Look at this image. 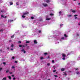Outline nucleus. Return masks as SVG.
<instances>
[{
  "label": "nucleus",
  "mask_w": 80,
  "mask_h": 80,
  "mask_svg": "<svg viewBox=\"0 0 80 80\" xmlns=\"http://www.w3.org/2000/svg\"><path fill=\"white\" fill-rule=\"evenodd\" d=\"M63 75H65V76L67 75V72H64Z\"/></svg>",
  "instance_id": "11"
},
{
  "label": "nucleus",
  "mask_w": 80,
  "mask_h": 80,
  "mask_svg": "<svg viewBox=\"0 0 80 80\" xmlns=\"http://www.w3.org/2000/svg\"><path fill=\"white\" fill-rule=\"evenodd\" d=\"M26 43H30V41H26Z\"/></svg>",
  "instance_id": "23"
},
{
  "label": "nucleus",
  "mask_w": 80,
  "mask_h": 80,
  "mask_svg": "<svg viewBox=\"0 0 80 80\" xmlns=\"http://www.w3.org/2000/svg\"><path fill=\"white\" fill-rule=\"evenodd\" d=\"M75 70H79V69L78 68H75Z\"/></svg>",
  "instance_id": "20"
},
{
  "label": "nucleus",
  "mask_w": 80,
  "mask_h": 80,
  "mask_svg": "<svg viewBox=\"0 0 80 80\" xmlns=\"http://www.w3.org/2000/svg\"><path fill=\"white\" fill-rule=\"evenodd\" d=\"M15 62L17 63V61H15Z\"/></svg>",
  "instance_id": "49"
},
{
  "label": "nucleus",
  "mask_w": 80,
  "mask_h": 80,
  "mask_svg": "<svg viewBox=\"0 0 80 80\" xmlns=\"http://www.w3.org/2000/svg\"><path fill=\"white\" fill-rule=\"evenodd\" d=\"M46 20H50V19H51V18H48V16H46Z\"/></svg>",
  "instance_id": "4"
},
{
  "label": "nucleus",
  "mask_w": 80,
  "mask_h": 80,
  "mask_svg": "<svg viewBox=\"0 0 80 80\" xmlns=\"http://www.w3.org/2000/svg\"><path fill=\"white\" fill-rule=\"evenodd\" d=\"M77 16H78V15H77V14H75L74 15V16L75 17H77Z\"/></svg>",
  "instance_id": "25"
},
{
  "label": "nucleus",
  "mask_w": 80,
  "mask_h": 80,
  "mask_svg": "<svg viewBox=\"0 0 80 80\" xmlns=\"http://www.w3.org/2000/svg\"><path fill=\"white\" fill-rule=\"evenodd\" d=\"M68 78V80H69V78Z\"/></svg>",
  "instance_id": "59"
},
{
  "label": "nucleus",
  "mask_w": 80,
  "mask_h": 80,
  "mask_svg": "<svg viewBox=\"0 0 80 80\" xmlns=\"http://www.w3.org/2000/svg\"><path fill=\"white\" fill-rule=\"evenodd\" d=\"M8 50H9V48H8Z\"/></svg>",
  "instance_id": "56"
},
{
  "label": "nucleus",
  "mask_w": 80,
  "mask_h": 80,
  "mask_svg": "<svg viewBox=\"0 0 80 80\" xmlns=\"http://www.w3.org/2000/svg\"><path fill=\"white\" fill-rule=\"evenodd\" d=\"M12 77H14V75H12Z\"/></svg>",
  "instance_id": "55"
},
{
  "label": "nucleus",
  "mask_w": 80,
  "mask_h": 80,
  "mask_svg": "<svg viewBox=\"0 0 80 80\" xmlns=\"http://www.w3.org/2000/svg\"><path fill=\"white\" fill-rule=\"evenodd\" d=\"M19 47H22V45H19Z\"/></svg>",
  "instance_id": "33"
},
{
  "label": "nucleus",
  "mask_w": 80,
  "mask_h": 80,
  "mask_svg": "<svg viewBox=\"0 0 80 80\" xmlns=\"http://www.w3.org/2000/svg\"><path fill=\"white\" fill-rule=\"evenodd\" d=\"M54 62H55V61H54V60H53L52 61V63H53Z\"/></svg>",
  "instance_id": "30"
},
{
  "label": "nucleus",
  "mask_w": 80,
  "mask_h": 80,
  "mask_svg": "<svg viewBox=\"0 0 80 80\" xmlns=\"http://www.w3.org/2000/svg\"><path fill=\"white\" fill-rule=\"evenodd\" d=\"M47 65H48V66H50V63H48L47 64Z\"/></svg>",
  "instance_id": "35"
},
{
  "label": "nucleus",
  "mask_w": 80,
  "mask_h": 80,
  "mask_svg": "<svg viewBox=\"0 0 80 80\" xmlns=\"http://www.w3.org/2000/svg\"><path fill=\"white\" fill-rule=\"evenodd\" d=\"M12 59H14V58H15V57H12Z\"/></svg>",
  "instance_id": "46"
},
{
  "label": "nucleus",
  "mask_w": 80,
  "mask_h": 80,
  "mask_svg": "<svg viewBox=\"0 0 80 80\" xmlns=\"http://www.w3.org/2000/svg\"><path fill=\"white\" fill-rule=\"evenodd\" d=\"M51 1V0H45V2L47 3H49V2Z\"/></svg>",
  "instance_id": "7"
},
{
  "label": "nucleus",
  "mask_w": 80,
  "mask_h": 80,
  "mask_svg": "<svg viewBox=\"0 0 80 80\" xmlns=\"http://www.w3.org/2000/svg\"><path fill=\"white\" fill-rule=\"evenodd\" d=\"M42 5L44 7H47V6H48L47 4L45 3H43Z\"/></svg>",
  "instance_id": "5"
},
{
  "label": "nucleus",
  "mask_w": 80,
  "mask_h": 80,
  "mask_svg": "<svg viewBox=\"0 0 80 80\" xmlns=\"http://www.w3.org/2000/svg\"><path fill=\"white\" fill-rule=\"evenodd\" d=\"M68 17H72V15H71V14H68Z\"/></svg>",
  "instance_id": "8"
},
{
  "label": "nucleus",
  "mask_w": 80,
  "mask_h": 80,
  "mask_svg": "<svg viewBox=\"0 0 80 80\" xmlns=\"http://www.w3.org/2000/svg\"><path fill=\"white\" fill-rule=\"evenodd\" d=\"M45 55H47V53H44Z\"/></svg>",
  "instance_id": "38"
},
{
  "label": "nucleus",
  "mask_w": 80,
  "mask_h": 80,
  "mask_svg": "<svg viewBox=\"0 0 80 80\" xmlns=\"http://www.w3.org/2000/svg\"><path fill=\"white\" fill-rule=\"evenodd\" d=\"M79 35V34L78 33L77 34V36H78Z\"/></svg>",
  "instance_id": "53"
},
{
  "label": "nucleus",
  "mask_w": 80,
  "mask_h": 80,
  "mask_svg": "<svg viewBox=\"0 0 80 80\" xmlns=\"http://www.w3.org/2000/svg\"><path fill=\"white\" fill-rule=\"evenodd\" d=\"M76 73L78 75H79L80 74V72H76Z\"/></svg>",
  "instance_id": "18"
},
{
  "label": "nucleus",
  "mask_w": 80,
  "mask_h": 80,
  "mask_svg": "<svg viewBox=\"0 0 80 80\" xmlns=\"http://www.w3.org/2000/svg\"><path fill=\"white\" fill-rule=\"evenodd\" d=\"M4 18H7V16H5Z\"/></svg>",
  "instance_id": "54"
},
{
  "label": "nucleus",
  "mask_w": 80,
  "mask_h": 80,
  "mask_svg": "<svg viewBox=\"0 0 80 80\" xmlns=\"http://www.w3.org/2000/svg\"><path fill=\"white\" fill-rule=\"evenodd\" d=\"M22 47H25V46H24V45H22Z\"/></svg>",
  "instance_id": "47"
},
{
  "label": "nucleus",
  "mask_w": 80,
  "mask_h": 80,
  "mask_svg": "<svg viewBox=\"0 0 80 80\" xmlns=\"http://www.w3.org/2000/svg\"><path fill=\"white\" fill-rule=\"evenodd\" d=\"M78 25H80V23H78Z\"/></svg>",
  "instance_id": "57"
},
{
  "label": "nucleus",
  "mask_w": 80,
  "mask_h": 80,
  "mask_svg": "<svg viewBox=\"0 0 80 80\" xmlns=\"http://www.w3.org/2000/svg\"><path fill=\"white\" fill-rule=\"evenodd\" d=\"M70 53H73V52H71V53H69L68 54V55H70Z\"/></svg>",
  "instance_id": "29"
},
{
  "label": "nucleus",
  "mask_w": 80,
  "mask_h": 80,
  "mask_svg": "<svg viewBox=\"0 0 80 80\" xmlns=\"http://www.w3.org/2000/svg\"><path fill=\"white\" fill-rule=\"evenodd\" d=\"M21 51L22 52H23L24 53H26V52L25 51V49H22L21 50Z\"/></svg>",
  "instance_id": "6"
},
{
  "label": "nucleus",
  "mask_w": 80,
  "mask_h": 80,
  "mask_svg": "<svg viewBox=\"0 0 80 80\" xmlns=\"http://www.w3.org/2000/svg\"><path fill=\"white\" fill-rule=\"evenodd\" d=\"M33 42H34V43H35L36 44H37V43H38L37 41V40H34Z\"/></svg>",
  "instance_id": "9"
},
{
  "label": "nucleus",
  "mask_w": 80,
  "mask_h": 80,
  "mask_svg": "<svg viewBox=\"0 0 80 80\" xmlns=\"http://www.w3.org/2000/svg\"><path fill=\"white\" fill-rule=\"evenodd\" d=\"M74 1H76V0H74Z\"/></svg>",
  "instance_id": "60"
},
{
  "label": "nucleus",
  "mask_w": 80,
  "mask_h": 80,
  "mask_svg": "<svg viewBox=\"0 0 80 80\" xmlns=\"http://www.w3.org/2000/svg\"><path fill=\"white\" fill-rule=\"evenodd\" d=\"M1 17L2 18H4V16H3V15H1Z\"/></svg>",
  "instance_id": "22"
},
{
  "label": "nucleus",
  "mask_w": 80,
  "mask_h": 80,
  "mask_svg": "<svg viewBox=\"0 0 80 80\" xmlns=\"http://www.w3.org/2000/svg\"><path fill=\"white\" fill-rule=\"evenodd\" d=\"M13 21L12 20H8V22H13Z\"/></svg>",
  "instance_id": "10"
},
{
  "label": "nucleus",
  "mask_w": 80,
  "mask_h": 80,
  "mask_svg": "<svg viewBox=\"0 0 80 80\" xmlns=\"http://www.w3.org/2000/svg\"><path fill=\"white\" fill-rule=\"evenodd\" d=\"M47 58H50V57L49 56H48Z\"/></svg>",
  "instance_id": "51"
},
{
  "label": "nucleus",
  "mask_w": 80,
  "mask_h": 80,
  "mask_svg": "<svg viewBox=\"0 0 80 80\" xmlns=\"http://www.w3.org/2000/svg\"><path fill=\"white\" fill-rule=\"evenodd\" d=\"M16 5H18V2H17V3H16Z\"/></svg>",
  "instance_id": "45"
},
{
  "label": "nucleus",
  "mask_w": 80,
  "mask_h": 80,
  "mask_svg": "<svg viewBox=\"0 0 80 80\" xmlns=\"http://www.w3.org/2000/svg\"><path fill=\"white\" fill-rule=\"evenodd\" d=\"M3 80H7V78H3Z\"/></svg>",
  "instance_id": "28"
},
{
  "label": "nucleus",
  "mask_w": 80,
  "mask_h": 80,
  "mask_svg": "<svg viewBox=\"0 0 80 80\" xmlns=\"http://www.w3.org/2000/svg\"><path fill=\"white\" fill-rule=\"evenodd\" d=\"M3 64L4 65H5V62H3Z\"/></svg>",
  "instance_id": "48"
},
{
  "label": "nucleus",
  "mask_w": 80,
  "mask_h": 80,
  "mask_svg": "<svg viewBox=\"0 0 80 80\" xmlns=\"http://www.w3.org/2000/svg\"><path fill=\"white\" fill-rule=\"evenodd\" d=\"M8 77L10 80H11V79H12V78H11V76H8Z\"/></svg>",
  "instance_id": "17"
},
{
  "label": "nucleus",
  "mask_w": 80,
  "mask_h": 80,
  "mask_svg": "<svg viewBox=\"0 0 80 80\" xmlns=\"http://www.w3.org/2000/svg\"><path fill=\"white\" fill-rule=\"evenodd\" d=\"M1 12L2 13H5V12H4V10H1Z\"/></svg>",
  "instance_id": "21"
},
{
  "label": "nucleus",
  "mask_w": 80,
  "mask_h": 80,
  "mask_svg": "<svg viewBox=\"0 0 80 80\" xmlns=\"http://www.w3.org/2000/svg\"><path fill=\"white\" fill-rule=\"evenodd\" d=\"M12 68H15V67L12 66Z\"/></svg>",
  "instance_id": "37"
},
{
  "label": "nucleus",
  "mask_w": 80,
  "mask_h": 80,
  "mask_svg": "<svg viewBox=\"0 0 80 80\" xmlns=\"http://www.w3.org/2000/svg\"><path fill=\"white\" fill-rule=\"evenodd\" d=\"M54 77H55V78H57V77H58V76H57V75H54Z\"/></svg>",
  "instance_id": "27"
},
{
  "label": "nucleus",
  "mask_w": 80,
  "mask_h": 80,
  "mask_svg": "<svg viewBox=\"0 0 80 80\" xmlns=\"http://www.w3.org/2000/svg\"><path fill=\"white\" fill-rule=\"evenodd\" d=\"M38 33H42V31L39 30L38 31Z\"/></svg>",
  "instance_id": "13"
},
{
  "label": "nucleus",
  "mask_w": 80,
  "mask_h": 80,
  "mask_svg": "<svg viewBox=\"0 0 80 80\" xmlns=\"http://www.w3.org/2000/svg\"><path fill=\"white\" fill-rule=\"evenodd\" d=\"M9 73H10V74H12V73H13V72H10Z\"/></svg>",
  "instance_id": "44"
},
{
  "label": "nucleus",
  "mask_w": 80,
  "mask_h": 80,
  "mask_svg": "<svg viewBox=\"0 0 80 80\" xmlns=\"http://www.w3.org/2000/svg\"><path fill=\"white\" fill-rule=\"evenodd\" d=\"M44 59V58H43V57H41L40 58V59H41V60H43Z\"/></svg>",
  "instance_id": "15"
},
{
  "label": "nucleus",
  "mask_w": 80,
  "mask_h": 80,
  "mask_svg": "<svg viewBox=\"0 0 80 80\" xmlns=\"http://www.w3.org/2000/svg\"><path fill=\"white\" fill-rule=\"evenodd\" d=\"M18 43H21V41H19Z\"/></svg>",
  "instance_id": "50"
},
{
  "label": "nucleus",
  "mask_w": 80,
  "mask_h": 80,
  "mask_svg": "<svg viewBox=\"0 0 80 80\" xmlns=\"http://www.w3.org/2000/svg\"><path fill=\"white\" fill-rule=\"evenodd\" d=\"M63 25V24H60V27H62V26Z\"/></svg>",
  "instance_id": "31"
},
{
  "label": "nucleus",
  "mask_w": 80,
  "mask_h": 80,
  "mask_svg": "<svg viewBox=\"0 0 80 80\" xmlns=\"http://www.w3.org/2000/svg\"><path fill=\"white\" fill-rule=\"evenodd\" d=\"M53 15V14H52V13H51L50 14V15L51 16H52V15Z\"/></svg>",
  "instance_id": "34"
},
{
  "label": "nucleus",
  "mask_w": 80,
  "mask_h": 80,
  "mask_svg": "<svg viewBox=\"0 0 80 80\" xmlns=\"http://www.w3.org/2000/svg\"><path fill=\"white\" fill-rule=\"evenodd\" d=\"M0 32H3V30L2 29H1L0 30Z\"/></svg>",
  "instance_id": "36"
},
{
  "label": "nucleus",
  "mask_w": 80,
  "mask_h": 80,
  "mask_svg": "<svg viewBox=\"0 0 80 80\" xmlns=\"http://www.w3.org/2000/svg\"><path fill=\"white\" fill-rule=\"evenodd\" d=\"M75 18V20H76V19H77V17H76L75 18Z\"/></svg>",
  "instance_id": "41"
},
{
  "label": "nucleus",
  "mask_w": 80,
  "mask_h": 80,
  "mask_svg": "<svg viewBox=\"0 0 80 80\" xmlns=\"http://www.w3.org/2000/svg\"><path fill=\"white\" fill-rule=\"evenodd\" d=\"M29 13L28 12H26L23 13V14L22 15V18H25V16L26 15H28Z\"/></svg>",
  "instance_id": "2"
},
{
  "label": "nucleus",
  "mask_w": 80,
  "mask_h": 80,
  "mask_svg": "<svg viewBox=\"0 0 80 80\" xmlns=\"http://www.w3.org/2000/svg\"><path fill=\"white\" fill-rule=\"evenodd\" d=\"M13 80H15V78H13Z\"/></svg>",
  "instance_id": "52"
},
{
  "label": "nucleus",
  "mask_w": 80,
  "mask_h": 80,
  "mask_svg": "<svg viewBox=\"0 0 80 80\" xmlns=\"http://www.w3.org/2000/svg\"><path fill=\"white\" fill-rule=\"evenodd\" d=\"M11 47H13V44H12Z\"/></svg>",
  "instance_id": "39"
},
{
  "label": "nucleus",
  "mask_w": 80,
  "mask_h": 80,
  "mask_svg": "<svg viewBox=\"0 0 80 80\" xmlns=\"http://www.w3.org/2000/svg\"><path fill=\"white\" fill-rule=\"evenodd\" d=\"M31 19H32V20L34 19V17H31Z\"/></svg>",
  "instance_id": "19"
},
{
  "label": "nucleus",
  "mask_w": 80,
  "mask_h": 80,
  "mask_svg": "<svg viewBox=\"0 0 80 80\" xmlns=\"http://www.w3.org/2000/svg\"><path fill=\"white\" fill-rule=\"evenodd\" d=\"M13 37H14V35H13L12 36H11V38H13Z\"/></svg>",
  "instance_id": "32"
},
{
  "label": "nucleus",
  "mask_w": 80,
  "mask_h": 80,
  "mask_svg": "<svg viewBox=\"0 0 80 80\" xmlns=\"http://www.w3.org/2000/svg\"><path fill=\"white\" fill-rule=\"evenodd\" d=\"M26 46H27V44H26Z\"/></svg>",
  "instance_id": "61"
},
{
  "label": "nucleus",
  "mask_w": 80,
  "mask_h": 80,
  "mask_svg": "<svg viewBox=\"0 0 80 80\" xmlns=\"http://www.w3.org/2000/svg\"><path fill=\"white\" fill-rule=\"evenodd\" d=\"M11 50H13V49H11Z\"/></svg>",
  "instance_id": "58"
},
{
  "label": "nucleus",
  "mask_w": 80,
  "mask_h": 80,
  "mask_svg": "<svg viewBox=\"0 0 80 80\" xmlns=\"http://www.w3.org/2000/svg\"><path fill=\"white\" fill-rule=\"evenodd\" d=\"M56 72V70H55L53 71V72Z\"/></svg>",
  "instance_id": "42"
},
{
  "label": "nucleus",
  "mask_w": 80,
  "mask_h": 80,
  "mask_svg": "<svg viewBox=\"0 0 80 80\" xmlns=\"http://www.w3.org/2000/svg\"><path fill=\"white\" fill-rule=\"evenodd\" d=\"M64 36L65 38H64L63 37H62L61 38V39H60V41H62L63 40H67V37H68V36L66 34H64Z\"/></svg>",
  "instance_id": "1"
},
{
  "label": "nucleus",
  "mask_w": 80,
  "mask_h": 80,
  "mask_svg": "<svg viewBox=\"0 0 80 80\" xmlns=\"http://www.w3.org/2000/svg\"><path fill=\"white\" fill-rule=\"evenodd\" d=\"M61 71H64V70H65V69L63 68H62L61 69Z\"/></svg>",
  "instance_id": "16"
},
{
  "label": "nucleus",
  "mask_w": 80,
  "mask_h": 80,
  "mask_svg": "<svg viewBox=\"0 0 80 80\" xmlns=\"http://www.w3.org/2000/svg\"><path fill=\"white\" fill-rule=\"evenodd\" d=\"M59 43V42H58V43Z\"/></svg>",
  "instance_id": "63"
},
{
  "label": "nucleus",
  "mask_w": 80,
  "mask_h": 80,
  "mask_svg": "<svg viewBox=\"0 0 80 80\" xmlns=\"http://www.w3.org/2000/svg\"><path fill=\"white\" fill-rule=\"evenodd\" d=\"M9 72V70H7L6 71V73H8V72Z\"/></svg>",
  "instance_id": "26"
},
{
  "label": "nucleus",
  "mask_w": 80,
  "mask_h": 80,
  "mask_svg": "<svg viewBox=\"0 0 80 80\" xmlns=\"http://www.w3.org/2000/svg\"><path fill=\"white\" fill-rule=\"evenodd\" d=\"M40 21H42V19L41 18L39 20Z\"/></svg>",
  "instance_id": "43"
},
{
  "label": "nucleus",
  "mask_w": 80,
  "mask_h": 80,
  "mask_svg": "<svg viewBox=\"0 0 80 80\" xmlns=\"http://www.w3.org/2000/svg\"><path fill=\"white\" fill-rule=\"evenodd\" d=\"M55 79V80H56V79H57V78H56Z\"/></svg>",
  "instance_id": "62"
},
{
  "label": "nucleus",
  "mask_w": 80,
  "mask_h": 80,
  "mask_svg": "<svg viewBox=\"0 0 80 80\" xmlns=\"http://www.w3.org/2000/svg\"><path fill=\"white\" fill-rule=\"evenodd\" d=\"M62 57H63L62 58V59L65 60V57H66V55L65 54H62Z\"/></svg>",
  "instance_id": "3"
},
{
  "label": "nucleus",
  "mask_w": 80,
  "mask_h": 80,
  "mask_svg": "<svg viewBox=\"0 0 80 80\" xmlns=\"http://www.w3.org/2000/svg\"><path fill=\"white\" fill-rule=\"evenodd\" d=\"M59 13L60 14L59 15V16H60V15H61L62 13V12H61V11L59 12Z\"/></svg>",
  "instance_id": "14"
},
{
  "label": "nucleus",
  "mask_w": 80,
  "mask_h": 80,
  "mask_svg": "<svg viewBox=\"0 0 80 80\" xmlns=\"http://www.w3.org/2000/svg\"><path fill=\"white\" fill-rule=\"evenodd\" d=\"M2 70V68H0V72Z\"/></svg>",
  "instance_id": "40"
},
{
  "label": "nucleus",
  "mask_w": 80,
  "mask_h": 80,
  "mask_svg": "<svg viewBox=\"0 0 80 80\" xmlns=\"http://www.w3.org/2000/svg\"><path fill=\"white\" fill-rule=\"evenodd\" d=\"M10 4L11 5H13V2H10Z\"/></svg>",
  "instance_id": "12"
},
{
  "label": "nucleus",
  "mask_w": 80,
  "mask_h": 80,
  "mask_svg": "<svg viewBox=\"0 0 80 80\" xmlns=\"http://www.w3.org/2000/svg\"><path fill=\"white\" fill-rule=\"evenodd\" d=\"M72 12L73 13H75V12H75V10H73V11H72Z\"/></svg>",
  "instance_id": "24"
}]
</instances>
